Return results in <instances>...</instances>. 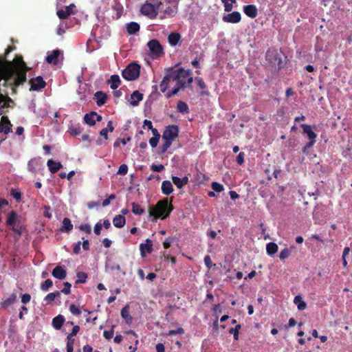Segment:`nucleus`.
Listing matches in <instances>:
<instances>
[{
  "mask_svg": "<svg viewBox=\"0 0 352 352\" xmlns=\"http://www.w3.org/2000/svg\"><path fill=\"white\" fill-rule=\"evenodd\" d=\"M113 328L109 330V331H104L103 332V336L107 339V340H110L113 338Z\"/></svg>",
  "mask_w": 352,
  "mask_h": 352,
  "instance_id": "61",
  "label": "nucleus"
},
{
  "mask_svg": "<svg viewBox=\"0 0 352 352\" xmlns=\"http://www.w3.org/2000/svg\"><path fill=\"white\" fill-rule=\"evenodd\" d=\"M38 165V162L36 160H31L29 161L28 164V170L31 173H35L36 171V166Z\"/></svg>",
  "mask_w": 352,
  "mask_h": 352,
  "instance_id": "41",
  "label": "nucleus"
},
{
  "mask_svg": "<svg viewBox=\"0 0 352 352\" xmlns=\"http://www.w3.org/2000/svg\"><path fill=\"white\" fill-rule=\"evenodd\" d=\"M14 49V46H8L4 54L0 55V89L4 94L12 96L17 94V87L26 82L30 69L22 56H16L12 61L6 59V56Z\"/></svg>",
  "mask_w": 352,
  "mask_h": 352,
  "instance_id": "1",
  "label": "nucleus"
},
{
  "mask_svg": "<svg viewBox=\"0 0 352 352\" xmlns=\"http://www.w3.org/2000/svg\"><path fill=\"white\" fill-rule=\"evenodd\" d=\"M294 248V247L292 246L289 249L284 248L283 250H282L279 254L280 259L283 261L285 260V258H287L291 254L292 250Z\"/></svg>",
  "mask_w": 352,
  "mask_h": 352,
  "instance_id": "38",
  "label": "nucleus"
},
{
  "mask_svg": "<svg viewBox=\"0 0 352 352\" xmlns=\"http://www.w3.org/2000/svg\"><path fill=\"white\" fill-rule=\"evenodd\" d=\"M47 165L52 173L58 172L63 166L60 162H56L53 160H49L47 162Z\"/></svg>",
  "mask_w": 352,
  "mask_h": 352,
  "instance_id": "22",
  "label": "nucleus"
},
{
  "mask_svg": "<svg viewBox=\"0 0 352 352\" xmlns=\"http://www.w3.org/2000/svg\"><path fill=\"white\" fill-rule=\"evenodd\" d=\"M192 71L185 69L182 67L175 69L174 67H169L166 69L165 76L160 85V91L165 93L170 87L171 82H175V85L171 91L166 94V97L170 98L177 95L180 90L190 87L193 82L191 76Z\"/></svg>",
  "mask_w": 352,
  "mask_h": 352,
  "instance_id": "2",
  "label": "nucleus"
},
{
  "mask_svg": "<svg viewBox=\"0 0 352 352\" xmlns=\"http://www.w3.org/2000/svg\"><path fill=\"white\" fill-rule=\"evenodd\" d=\"M128 172V166L126 164H122L120 166L119 168H118V170L117 172V174L118 175H126Z\"/></svg>",
  "mask_w": 352,
  "mask_h": 352,
  "instance_id": "49",
  "label": "nucleus"
},
{
  "mask_svg": "<svg viewBox=\"0 0 352 352\" xmlns=\"http://www.w3.org/2000/svg\"><path fill=\"white\" fill-rule=\"evenodd\" d=\"M140 250L142 257H144L146 256V252L148 254H151L153 249V241L147 239L146 240V243H141L140 245Z\"/></svg>",
  "mask_w": 352,
  "mask_h": 352,
  "instance_id": "14",
  "label": "nucleus"
},
{
  "mask_svg": "<svg viewBox=\"0 0 352 352\" xmlns=\"http://www.w3.org/2000/svg\"><path fill=\"white\" fill-rule=\"evenodd\" d=\"M79 229L82 231H84L87 234H90L91 232V228L87 223H82L79 226Z\"/></svg>",
  "mask_w": 352,
  "mask_h": 352,
  "instance_id": "54",
  "label": "nucleus"
},
{
  "mask_svg": "<svg viewBox=\"0 0 352 352\" xmlns=\"http://www.w3.org/2000/svg\"><path fill=\"white\" fill-rule=\"evenodd\" d=\"M31 300V296L29 294H24L21 296V302L23 304L28 303Z\"/></svg>",
  "mask_w": 352,
  "mask_h": 352,
  "instance_id": "63",
  "label": "nucleus"
},
{
  "mask_svg": "<svg viewBox=\"0 0 352 352\" xmlns=\"http://www.w3.org/2000/svg\"><path fill=\"white\" fill-rule=\"evenodd\" d=\"M10 195L13 197V198L17 201L20 202L21 201L22 194L21 192L17 191L16 190L12 188L10 190Z\"/></svg>",
  "mask_w": 352,
  "mask_h": 352,
  "instance_id": "44",
  "label": "nucleus"
},
{
  "mask_svg": "<svg viewBox=\"0 0 352 352\" xmlns=\"http://www.w3.org/2000/svg\"><path fill=\"white\" fill-rule=\"evenodd\" d=\"M97 116L96 111H91L89 113H86L84 116V121L86 124L89 126H94L96 124L95 116Z\"/></svg>",
  "mask_w": 352,
  "mask_h": 352,
  "instance_id": "26",
  "label": "nucleus"
},
{
  "mask_svg": "<svg viewBox=\"0 0 352 352\" xmlns=\"http://www.w3.org/2000/svg\"><path fill=\"white\" fill-rule=\"evenodd\" d=\"M132 212L136 215H141L144 212V210L138 204L133 202L131 204Z\"/></svg>",
  "mask_w": 352,
  "mask_h": 352,
  "instance_id": "37",
  "label": "nucleus"
},
{
  "mask_svg": "<svg viewBox=\"0 0 352 352\" xmlns=\"http://www.w3.org/2000/svg\"><path fill=\"white\" fill-rule=\"evenodd\" d=\"M173 210L172 198L170 200L164 198L159 201L154 206L151 207L148 212L149 216L153 217L154 221H156L159 218L162 219H166Z\"/></svg>",
  "mask_w": 352,
  "mask_h": 352,
  "instance_id": "3",
  "label": "nucleus"
},
{
  "mask_svg": "<svg viewBox=\"0 0 352 352\" xmlns=\"http://www.w3.org/2000/svg\"><path fill=\"white\" fill-rule=\"evenodd\" d=\"M172 181L173 183L178 188H182L184 186V184L182 182L181 178L177 177V176H173L172 177Z\"/></svg>",
  "mask_w": 352,
  "mask_h": 352,
  "instance_id": "47",
  "label": "nucleus"
},
{
  "mask_svg": "<svg viewBox=\"0 0 352 352\" xmlns=\"http://www.w3.org/2000/svg\"><path fill=\"white\" fill-rule=\"evenodd\" d=\"M222 20L225 23H238L241 20V15L239 12L234 11L230 14L223 15Z\"/></svg>",
  "mask_w": 352,
  "mask_h": 352,
  "instance_id": "11",
  "label": "nucleus"
},
{
  "mask_svg": "<svg viewBox=\"0 0 352 352\" xmlns=\"http://www.w3.org/2000/svg\"><path fill=\"white\" fill-rule=\"evenodd\" d=\"M184 333V330L182 327H179L175 330H170L168 331L167 335L168 336H173L175 334H183Z\"/></svg>",
  "mask_w": 352,
  "mask_h": 352,
  "instance_id": "56",
  "label": "nucleus"
},
{
  "mask_svg": "<svg viewBox=\"0 0 352 352\" xmlns=\"http://www.w3.org/2000/svg\"><path fill=\"white\" fill-rule=\"evenodd\" d=\"M74 7V4L72 3L67 6L65 10H58L56 12V14L60 19H67L72 14H74L73 8Z\"/></svg>",
  "mask_w": 352,
  "mask_h": 352,
  "instance_id": "15",
  "label": "nucleus"
},
{
  "mask_svg": "<svg viewBox=\"0 0 352 352\" xmlns=\"http://www.w3.org/2000/svg\"><path fill=\"white\" fill-rule=\"evenodd\" d=\"M77 280L76 284L85 283L87 278V274L83 272H78L76 274Z\"/></svg>",
  "mask_w": 352,
  "mask_h": 352,
  "instance_id": "39",
  "label": "nucleus"
},
{
  "mask_svg": "<svg viewBox=\"0 0 352 352\" xmlns=\"http://www.w3.org/2000/svg\"><path fill=\"white\" fill-rule=\"evenodd\" d=\"M113 9L116 11V18L119 19L122 14L123 6L119 1H118V0H115L114 5L113 6Z\"/></svg>",
  "mask_w": 352,
  "mask_h": 352,
  "instance_id": "32",
  "label": "nucleus"
},
{
  "mask_svg": "<svg viewBox=\"0 0 352 352\" xmlns=\"http://www.w3.org/2000/svg\"><path fill=\"white\" fill-rule=\"evenodd\" d=\"M204 263L206 265V266L208 268V269H210L212 267V260H211V258L210 257V256L207 255L204 257Z\"/></svg>",
  "mask_w": 352,
  "mask_h": 352,
  "instance_id": "62",
  "label": "nucleus"
},
{
  "mask_svg": "<svg viewBox=\"0 0 352 352\" xmlns=\"http://www.w3.org/2000/svg\"><path fill=\"white\" fill-rule=\"evenodd\" d=\"M294 302L297 305L298 310L302 311L306 308V303L302 300V298L300 296H295Z\"/></svg>",
  "mask_w": 352,
  "mask_h": 352,
  "instance_id": "34",
  "label": "nucleus"
},
{
  "mask_svg": "<svg viewBox=\"0 0 352 352\" xmlns=\"http://www.w3.org/2000/svg\"><path fill=\"white\" fill-rule=\"evenodd\" d=\"M53 285V282L51 279H47L41 283V289L44 292L48 291L49 288Z\"/></svg>",
  "mask_w": 352,
  "mask_h": 352,
  "instance_id": "43",
  "label": "nucleus"
},
{
  "mask_svg": "<svg viewBox=\"0 0 352 352\" xmlns=\"http://www.w3.org/2000/svg\"><path fill=\"white\" fill-rule=\"evenodd\" d=\"M140 25L136 22H130L126 25V31L129 34H135L140 30Z\"/></svg>",
  "mask_w": 352,
  "mask_h": 352,
  "instance_id": "29",
  "label": "nucleus"
},
{
  "mask_svg": "<svg viewBox=\"0 0 352 352\" xmlns=\"http://www.w3.org/2000/svg\"><path fill=\"white\" fill-rule=\"evenodd\" d=\"M162 8V11H159L162 14L160 16V19H164L167 17H173L177 12V8L175 6L164 5L161 6Z\"/></svg>",
  "mask_w": 352,
  "mask_h": 352,
  "instance_id": "10",
  "label": "nucleus"
},
{
  "mask_svg": "<svg viewBox=\"0 0 352 352\" xmlns=\"http://www.w3.org/2000/svg\"><path fill=\"white\" fill-rule=\"evenodd\" d=\"M73 229V224L69 218H64L63 221V226L60 228L61 232H69Z\"/></svg>",
  "mask_w": 352,
  "mask_h": 352,
  "instance_id": "30",
  "label": "nucleus"
},
{
  "mask_svg": "<svg viewBox=\"0 0 352 352\" xmlns=\"http://www.w3.org/2000/svg\"><path fill=\"white\" fill-rule=\"evenodd\" d=\"M94 98L96 100L97 105L101 107L106 103L107 96L102 91H98L94 94Z\"/></svg>",
  "mask_w": 352,
  "mask_h": 352,
  "instance_id": "18",
  "label": "nucleus"
},
{
  "mask_svg": "<svg viewBox=\"0 0 352 352\" xmlns=\"http://www.w3.org/2000/svg\"><path fill=\"white\" fill-rule=\"evenodd\" d=\"M16 300V295L15 294H12L10 295L9 298L3 300L1 302V307L6 309L11 305H12Z\"/></svg>",
  "mask_w": 352,
  "mask_h": 352,
  "instance_id": "31",
  "label": "nucleus"
},
{
  "mask_svg": "<svg viewBox=\"0 0 352 352\" xmlns=\"http://www.w3.org/2000/svg\"><path fill=\"white\" fill-rule=\"evenodd\" d=\"M224 6V10L226 12H230L233 8V3L236 2V0H221Z\"/></svg>",
  "mask_w": 352,
  "mask_h": 352,
  "instance_id": "40",
  "label": "nucleus"
},
{
  "mask_svg": "<svg viewBox=\"0 0 352 352\" xmlns=\"http://www.w3.org/2000/svg\"><path fill=\"white\" fill-rule=\"evenodd\" d=\"M126 219L124 215L118 214L113 219V224L115 227L121 228L124 226Z\"/></svg>",
  "mask_w": 352,
  "mask_h": 352,
  "instance_id": "24",
  "label": "nucleus"
},
{
  "mask_svg": "<svg viewBox=\"0 0 352 352\" xmlns=\"http://www.w3.org/2000/svg\"><path fill=\"white\" fill-rule=\"evenodd\" d=\"M108 82L110 84L111 89L115 90L120 85L121 80L119 76L115 74L110 77Z\"/></svg>",
  "mask_w": 352,
  "mask_h": 352,
  "instance_id": "25",
  "label": "nucleus"
},
{
  "mask_svg": "<svg viewBox=\"0 0 352 352\" xmlns=\"http://www.w3.org/2000/svg\"><path fill=\"white\" fill-rule=\"evenodd\" d=\"M6 224L14 232L17 237L22 235L23 227L20 224L19 215L15 211L12 210L8 214Z\"/></svg>",
  "mask_w": 352,
  "mask_h": 352,
  "instance_id": "4",
  "label": "nucleus"
},
{
  "mask_svg": "<svg viewBox=\"0 0 352 352\" xmlns=\"http://www.w3.org/2000/svg\"><path fill=\"white\" fill-rule=\"evenodd\" d=\"M162 191L165 195H169L173 191V188L171 182L168 180H165L162 184Z\"/></svg>",
  "mask_w": 352,
  "mask_h": 352,
  "instance_id": "23",
  "label": "nucleus"
},
{
  "mask_svg": "<svg viewBox=\"0 0 352 352\" xmlns=\"http://www.w3.org/2000/svg\"><path fill=\"white\" fill-rule=\"evenodd\" d=\"M143 99V94H141L139 91L136 90L134 91L131 95V101L130 104L135 107L138 105L140 101H141Z\"/></svg>",
  "mask_w": 352,
  "mask_h": 352,
  "instance_id": "19",
  "label": "nucleus"
},
{
  "mask_svg": "<svg viewBox=\"0 0 352 352\" xmlns=\"http://www.w3.org/2000/svg\"><path fill=\"white\" fill-rule=\"evenodd\" d=\"M12 131V127L6 124H0V133L8 134Z\"/></svg>",
  "mask_w": 352,
  "mask_h": 352,
  "instance_id": "55",
  "label": "nucleus"
},
{
  "mask_svg": "<svg viewBox=\"0 0 352 352\" xmlns=\"http://www.w3.org/2000/svg\"><path fill=\"white\" fill-rule=\"evenodd\" d=\"M102 228V225L100 223H97L95 225L94 228V233L96 235H100Z\"/></svg>",
  "mask_w": 352,
  "mask_h": 352,
  "instance_id": "64",
  "label": "nucleus"
},
{
  "mask_svg": "<svg viewBox=\"0 0 352 352\" xmlns=\"http://www.w3.org/2000/svg\"><path fill=\"white\" fill-rule=\"evenodd\" d=\"M147 46L149 48V55L153 58H157L160 57L164 54V50L162 45L157 39H152L147 43Z\"/></svg>",
  "mask_w": 352,
  "mask_h": 352,
  "instance_id": "7",
  "label": "nucleus"
},
{
  "mask_svg": "<svg viewBox=\"0 0 352 352\" xmlns=\"http://www.w3.org/2000/svg\"><path fill=\"white\" fill-rule=\"evenodd\" d=\"M140 66L138 63H130L122 72V77L127 80H135L140 76Z\"/></svg>",
  "mask_w": 352,
  "mask_h": 352,
  "instance_id": "6",
  "label": "nucleus"
},
{
  "mask_svg": "<svg viewBox=\"0 0 352 352\" xmlns=\"http://www.w3.org/2000/svg\"><path fill=\"white\" fill-rule=\"evenodd\" d=\"M181 36L177 32H171L168 36V41L171 46H175L179 41Z\"/></svg>",
  "mask_w": 352,
  "mask_h": 352,
  "instance_id": "28",
  "label": "nucleus"
},
{
  "mask_svg": "<svg viewBox=\"0 0 352 352\" xmlns=\"http://www.w3.org/2000/svg\"><path fill=\"white\" fill-rule=\"evenodd\" d=\"M163 6L164 3L161 2L155 4L146 2L142 6L140 12L143 15L153 19L157 17L159 11H162V8L161 6Z\"/></svg>",
  "mask_w": 352,
  "mask_h": 352,
  "instance_id": "5",
  "label": "nucleus"
},
{
  "mask_svg": "<svg viewBox=\"0 0 352 352\" xmlns=\"http://www.w3.org/2000/svg\"><path fill=\"white\" fill-rule=\"evenodd\" d=\"M278 247L276 243L270 242L266 245V251L269 255H273L278 251Z\"/></svg>",
  "mask_w": 352,
  "mask_h": 352,
  "instance_id": "35",
  "label": "nucleus"
},
{
  "mask_svg": "<svg viewBox=\"0 0 352 352\" xmlns=\"http://www.w3.org/2000/svg\"><path fill=\"white\" fill-rule=\"evenodd\" d=\"M241 324H237L234 328H231L229 329V333L230 334H233L234 339L237 340L239 339V330L241 329Z\"/></svg>",
  "mask_w": 352,
  "mask_h": 352,
  "instance_id": "42",
  "label": "nucleus"
},
{
  "mask_svg": "<svg viewBox=\"0 0 352 352\" xmlns=\"http://www.w3.org/2000/svg\"><path fill=\"white\" fill-rule=\"evenodd\" d=\"M80 245H81V241H80L74 245L73 253L74 254L78 255L80 253Z\"/></svg>",
  "mask_w": 352,
  "mask_h": 352,
  "instance_id": "59",
  "label": "nucleus"
},
{
  "mask_svg": "<svg viewBox=\"0 0 352 352\" xmlns=\"http://www.w3.org/2000/svg\"><path fill=\"white\" fill-rule=\"evenodd\" d=\"M60 296V292L59 291H56L54 292H52L48 294L44 298L45 301H46L47 304H51L52 301L57 297Z\"/></svg>",
  "mask_w": 352,
  "mask_h": 352,
  "instance_id": "36",
  "label": "nucleus"
},
{
  "mask_svg": "<svg viewBox=\"0 0 352 352\" xmlns=\"http://www.w3.org/2000/svg\"><path fill=\"white\" fill-rule=\"evenodd\" d=\"M172 142L173 141L171 140H165L164 143L161 146V153H166L168 148L171 146Z\"/></svg>",
  "mask_w": 352,
  "mask_h": 352,
  "instance_id": "52",
  "label": "nucleus"
},
{
  "mask_svg": "<svg viewBox=\"0 0 352 352\" xmlns=\"http://www.w3.org/2000/svg\"><path fill=\"white\" fill-rule=\"evenodd\" d=\"M244 13L249 17L254 19L258 14V10L254 5H248L243 6Z\"/></svg>",
  "mask_w": 352,
  "mask_h": 352,
  "instance_id": "17",
  "label": "nucleus"
},
{
  "mask_svg": "<svg viewBox=\"0 0 352 352\" xmlns=\"http://www.w3.org/2000/svg\"><path fill=\"white\" fill-rule=\"evenodd\" d=\"M174 238L171 236H168L166 239V240L163 243V246L165 249H168L170 247L171 243L173 242Z\"/></svg>",
  "mask_w": 352,
  "mask_h": 352,
  "instance_id": "57",
  "label": "nucleus"
},
{
  "mask_svg": "<svg viewBox=\"0 0 352 352\" xmlns=\"http://www.w3.org/2000/svg\"><path fill=\"white\" fill-rule=\"evenodd\" d=\"M151 170L155 172H161L164 169V166L162 164H153L151 167Z\"/></svg>",
  "mask_w": 352,
  "mask_h": 352,
  "instance_id": "60",
  "label": "nucleus"
},
{
  "mask_svg": "<svg viewBox=\"0 0 352 352\" xmlns=\"http://www.w3.org/2000/svg\"><path fill=\"white\" fill-rule=\"evenodd\" d=\"M30 84V91H39L46 86V82L43 77L39 76L29 80Z\"/></svg>",
  "mask_w": 352,
  "mask_h": 352,
  "instance_id": "9",
  "label": "nucleus"
},
{
  "mask_svg": "<svg viewBox=\"0 0 352 352\" xmlns=\"http://www.w3.org/2000/svg\"><path fill=\"white\" fill-rule=\"evenodd\" d=\"M82 129L80 126H73L69 129V132L72 135L76 136L81 133Z\"/></svg>",
  "mask_w": 352,
  "mask_h": 352,
  "instance_id": "51",
  "label": "nucleus"
},
{
  "mask_svg": "<svg viewBox=\"0 0 352 352\" xmlns=\"http://www.w3.org/2000/svg\"><path fill=\"white\" fill-rule=\"evenodd\" d=\"M70 312L75 316H80L81 314V311L79 307H76L74 304H72L69 306Z\"/></svg>",
  "mask_w": 352,
  "mask_h": 352,
  "instance_id": "46",
  "label": "nucleus"
},
{
  "mask_svg": "<svg viewBox=\"0 0 352 352\" xmlns=\"http://www.w3.org/2000/svg\"><path fill=\"white\" fill-rule=\"evenodd\" d=\"M64 287L61 291H59L61 293H63L66 295H68L71 293V287L72 285L69 282H65L63 283Z\"/></svg>",
  "mask_w": 352,
  "mask_h": 352,
  "instance_id": "45",
  "label": "nucleus"
},
{
  "mask_svg": "<svg viewBox=\"0 0 352 352\" xmlns=\"http://www.w3.org/2000/svg\"><path fill=\"white\" fill-rule=\"evenodd\" d=\"M121 316L123 319H124L127 324H131L132 322L133 318L130 315L129 307L128 305H126L122 309Z\"/></svg>",
  "mask_w": 352,
  "mask_h": 352,
  "instance_id": "27",
  "label": "nucleus"
},
{
  "mask_svg": "<svg viewBox=\"0 0 352 352\" xmlns=\"http://www.w3.org/2000/svg\"><path fill=\"white\" fill-rule=\"evenodd\" d=\"M301 127L303 129V133L307 135L309 140H316L317 134L314 131H312L310 125L302 124Z\"/></svg>",
  "mask_w": 352,
  "mask_h": 352,
  "instance_id": "20",
  "label": "nucleus"
},
{
  "mask_svg": "<svg viewBox=\"0 0 352 352\" xmlns=\"http://www.w3.org/2000/svg\"><path fill=\"white\" fill-rule=\"evenodd\" d=\"M211 187L215 192H220L223 190V185L217 182H212Z\"/></svg>",
  "mask_w": 352,
  "mask_h": 352,
  "instance_id": "48",
  "label": "nucleus"
},
{
  "mask_svg": "<svg viewBox=\"0 0 352 352\" xmlns=\"http://www.w3.org/2000/svg\"><path fill=\"white\" fill-rule=\"evenodd\" d=\"M177 109L179 113H182L183 114L189 113V108L188 104L182 100H179L177 102Z\"/></svg>",
  "mask_w": 352,
  "mask_h": 352,
  "instance_id": "33",
  "label": "nucleus"
},
{
  "mask_svg": "<svg viewBox=\"0 0 352 352\" xmlns=\"http://www.w3.org/2000/svg\"><path fill=\"white\" fill-rule=\"evenodd\" d=\"M52 276L58 279L63 280L66 278L67 276V272L66 270L60 265L56 266L53 270H52Z\"/></svg>",
  "mask_w": 352,
  "mask_h": 352,
  "instance_id": "16",
  "label": "nucleus"
},
{
  "mask_svg": "<svg viewBox=\"0 0 352 352\" xmlns=\"http://www.w3.org/2000/svg\"><path fill=\"white\" fill-rule=\"evenodd\" d=\"M179 135V127L177 125H168L166 127L162 138L164 140H175Z\"/></svg>",
  "mask_w": 352,
  "mask_h": 352,
  "instance_id": "8",
  "label": "nucleus"
},
{
  "mask_svg": "<svg viewBox=\"0 0 352 352\" xmlns=\"http://www.w3.org/2000/svg\"><path fill=\"white\" fill-rule=\"evenodd\" d=\"M130 140H131V138H127L126 139H124V138H123V139H118L114 142L113 146L116 147V148L118 147L120 145V144H122L123 145H125L126 144V142H129Z\"/></svg>",
  "mask_w": 352,
  "mask_h": 352,
  "instance_id": "53",
  "label": "nucleus"
},
{
  "mask_svg": "<svg viewBox=\"0 0 352 352\" xmlns=\"http://www.w3.org/2000/svg\"><path fill=\"white\" fill-rule=\"evenodd\" d=\"M65 320V317L63 315L59 314L52 319V324L55 329L58 330L62 327Z\"/></svg>",
  "mask_w": 352,
  "mask_h": 352,
  "instance_id": "21",
  "label": "nucleus"
},
{
  "mask_svg": "<svg viewBox=\"0 0 352 352\" xmlns=\"http://www.w3.org/2000/svg\"><path fill=\"white\" fill-rule=\"evenodd\" d=\"M179 0H164L162 3L164 5L175 6V8L178 9V4Z\"/></svg>",
  "mask_w": 352,
  "mask_h": 352,
  "instance_id": "58",
  "label": "nucleus"
},
{
  "mask_svg": "<svg viewBox=\"0 0 352 352\" xmlns=\"http://www.w3.org/2000/svg\"><path fill=\"white\" fill-rule=\"evenodd\" d=\"M266 56L270 63L274 65H277L278 68L282 67V59L276 52H267Z\"/></svg>",
  "mask_w": 352,
  "mask_h": 352,
  "instance_id": "13",
  "label": "nucleus"
},
{
  "mask_svg": "<svg viewBox=\"0 0 352 352\" xmlns=\"http://www.w3.org/2000/svg\"><path fill=\"white\" fill-rule=\"evenodd\" d=\"M61 54V51L58 49L52 50L47 53L45 57V61L49 64L57 65L58 62V57Z\"/></svg>",
  "mask_w": 352,
  "mask_h": 352,
  "instance_id": "12",
  "label": "nucleus"
},
{
  "mask_svg": "<svg viewBox=\"0 0 352 352\" xmlns=\"http://www.w3.org/2000/svg\"><path fill=\"white\" fill-rule=\"evenodd\" d=\"M195 80L198 87L201 89L204 90L207 88L206 83L204 82V80L201 78L196 77Z\"/></svg>",
  "mask_w": 352,
  "mask_h": 352,
  "instance_id": "50",
  "label": "nucleus"
}]
</instances>
